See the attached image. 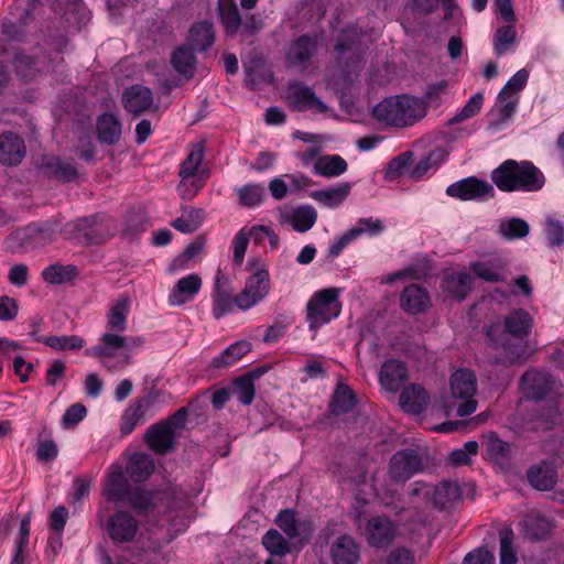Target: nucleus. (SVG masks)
<instances>
[{
    "instance_id": "obj_58",
    "label": "nucleus",
    "mask_w": 564,
    "mask_h": 564,
    "mask_svg": "<svg viewBox=\"0 0 564 564\" xmlns=\"http://www.w3.org/2000/svg\"><path fill=\"white\" fill-rule=\"evenodd\" d=\"M413 152L405 151L393 158L386 169V178L394 181L404 174L405 169L412 163Z\"/></svg>"
},
{
    "instance_id": "obj_21",
    "label": "nucleus",
    "mask_w": 564,
    "mask_h": 564,
    "mask_svg": "<svg viewBox=\"0 0 564 564\" xmlns=\"http://www.w3.org/2000/svg\"><path fill=\"white\" fill-rule=\"evenodd\" d=\"M333 564H357L360 560V545L349 534L337 536L329 545Z\"/></svg>"
},
{
    "instance_id": "obj_7",
    "label": "nucleus",
    "mask_w": 564,
    "mask_h": 564,
    "mask_svg": "<svg viewBox=\"0 0 564 564\" xmlns=\"http://www.w3.org/2000/svg\"><path fill=\"white\" fill-rule=\"evenodd\" d=\"M187 416V409L182 406L167 419L152 424L144 435L148 447L155 454L169 453L175 445L177 432L185 427Z\"/></svg>"
},
{
    "instance_id": "obj_34",
    "label": "nucleus",
    "mask_w": 564,
    "mask_h": 564,
    "mask_svg": "<svg viewBox=\"0 0 564 564\" xmlns=\"http://www.w3.org/2000/svg\"><path fill=\"white\" fill-rule=\"evenodd\" d=\"M194 52L196 51L189 46L181 45L173 51L171 56V65L186 79L193 78L196 73L197 61Z\"/></svg>"
},
{
    "instance_id": "obj_15",
    "label": "nucleus",
    "mask_w": 564,
    "mask_h": 564,
    "mask_svg": "<svg viewBox=\"0 0 564 564\" xmlns=\"http://www.w3.org/2000/svg\"><path fill=\"white\" fill-rule=\"evenodd\" d=\"M554 378L544 371L536 369L528 370L521 377L520 386L523 394L530 400H542L555 388Z\"/></svg>"
},
{
    "instance_id": "obj_35",
    "label": "nucleus",
    "mask_w": 564,
    "mask_h": 564,
    "mask_svg": "<svg viewBox=\"0 0 564 564\" xmlns=\"http://www.w3.org/2000/svg\"><path fill=\"white\" fill-rule=\"evenodd\" d=\"M442 288L451 297L463 301L471 291L473 280L466 272H455L444 278Z\"/></svg>"
},
{
    "instance_id": "obj_23",
    "label": "nucleus",
    "mask_w": 564,
    "mask_h": 564,
    "mask_svg": "<svg viewBox=\"0 0 564 564\" xmlns=\"http://www.w3.org/2000/svg\"><path fill=\"white\" fill-rule=\"evenodd\" d=\"M400 305L405 313L417 315L427 312L432 302L426 289L413 283L405 286L401 292Z\"/></svg>"
},
{
    "instance_id": "obj_57",
    "label": "nucleus",
    "mask_w": 564,
    "mask_h": 564,
    "mask_svg": "<svg viewBox=\"0 0 564 564\" xmlns=\"http://www.w3.org/2000/svg\"><path fill=\"white\" fill-rule=\"evenodd\" d=\"M204 159L203 148L192 149L180 166L178 175L181 178H192L196 175Z\"/></svg>"
},
{
    "instance_id": "obj_45",
    "label": "nucleus",
    "mask_w": 564,
    "mask_h": 564,
    "mask_svg": "<svg viewBox=\"0 0 564 564\" xmlns=\"http://www.w3.org/2000/svg\"><path fill=\"white\" fill-rule=\"evenodd\" d=\"M517 39L514 25L507 24L498 28L494 35V51L497 56H502L513 50Z\"/></svg>"
},
{
    "instance_id": "obj_33",
    "label": "nucleus",
    "mask_w": 564,
    "mask_h": 564,
    "mask_svg": "<svg viewBox=\"0 0 564 564\" xmlns=\"http://www.w3.org/2000/svg\"><path fill=\"white\" fill-rule=\"evenodd\" d=\"M470 270L476 276L487 282L496 283L506 280V264L498 258L473 262Z\"/></svg>"
},
{
    "instance_id": "obj_54",
    "label": "nucleus",
    "mask_w": 564,
    "mask_h": 564,
    "mask_svg": "<svg viewBox=\"0 0 564 564\" xmlns=\"http://www.w3.org/2000/svg\"><path fill=\"white\" fill-rule=\"evenodd\" d=\"M529 225L520 218H511L500 224L499 234L508 240L521 239L529 234Z\"/></svg>"
},
{
    "instance_id": "obj_6",
    "label": "nucleus",
    "mask_w": 564,
    "mask_h": 564,
    "mask_svg": "<svg viewBox=\"0 0 564 564\" xmlns=\"http://www.w3.org/2000/svg\"><path fill=\"white\" fill-rule=\"evenodd\" d=\"M247 270L251 274L246 279L243 289L237 294L238 308L247 311L263 301L271 290L267 263L261 258H250Z\"/></svg>"
},
{
    "instance_id": "obj_9",
    "label": "nucleus",
    "mask_w": 564,
    "mask_h": 564,
    "mask_svg": "<svg viewBox=\"0 0 564 564\" xmlns=\"http://www.w3.org/2000/svg\"><path fill=\"white\" fill-rule=\"evenodd\" d=\"M449 386L452 397L456 400H463L457 406V415L467 416L474 413L477 409V401L474 398L477 392L475 373L465 368L456 370L451 376Z\"/></svg>"
},
{
    "instance_id": "obj_36",
    "label": "nucleus",
    "mask_w": 564,
    "mask_h": 564,
    "mask_svg": "<svg viewBox=\"0 0 564 564\" xmlns=\"http://www.w3.org/2000/svg\"><path fill=\"white\" fill-rule=\"evenodd\" d=\"M351 191V185L348 182L340 183L336 187L327 189H318L311 193V197L318 204L328 207L336 208L341 205L348 197Z\"/></svg>"
},
{
    "instance_id": "obj_31",
    "label": "nucleus",
    "mask_w": 564,
    "mask_h": 564,
    "mask_svg": "<svg viewBox=\"0 0 564 564\" xmlns=\"http://www.w3.org/2000/svg\"><path fill=\"white\" fill-rule=\"evenodd\" d=\"M126 471L132 481L143 482L153 474L154 460L148 454L133 453L127 462Z\"/></svg>"
},
{
    "instance_id": "obj_12",
    "label": "nucleus",
    "mask_w": 564,
    "mask_h": 564,
    "mask_svg": "<svg viewBox=\"0 0 564 564\" xmlns=\"http://www.w3.org/2000/svg\"><path fill=\"white\" fill-rule=\"evenodd\" d=\"M422 470V457L415 449L405 448L398 451L390 458L389 475L395 482H405Z\"/></svg>"
},
{
    "instance_id": "obj_29",
    "label": "nucleus",
    "mask_w": 564,
    "mask_h": 564,
    "mask_svg": "<svg viewBox=\"0 0 564 564\" xmlns=\"http://www.w3.org/2000/svg\"><path fill=\"white\" fill-rule=\"evenodd\" d=\"M429 403V393L417 383L405 387L399 397V404L402 410L410 414H420Z\"/></svg>"
},
{
    "instance_id": "obj_38",
    "label": "nucleus",
    "mask_w": 564,
    "mask_h": 564,
    "mask_svg": "<svg viewBox=\"0 0 564 564\" xmlns=\"http://www.w3.org/2000/svg\"><path fill=\"white\" fill-rule=\"evenodd\" d=\"M484 446L487 455L498 465L507 466L511 459V451L509 443L499 438V436L490 432L485 436Z\"/></svg>"
},
{
    "instance_id": "obj_37",
    "label": "nucleus",
    "mask_w": 564,
    "mask_h": 564,
    "mask_svg": "<svg viewBox=\"0 0 564 564\" xmlns=\"http://www.w3.org/2000/svg\"><path fill=\"white\" fill-rule=\"evenodd\" d=\"M98 139L101 143L113 145L121 137V122L113 113H102L97 120Z\"/></svg>"
},
{
    "instance_id": "obj_10",
    "label": "nucleus",
    "mask_w": 564,
    "mask_h": 564,
    "mask_svg": "<svg viewBox=\"0 0 564 564\" xmlns=\"http://www.w3.org/2000/svg\"><path fill=\"white\" fill-rule=\"evenodd\" d=\"M39 169L48 180L63 184L76 182L79 177L78 165L73 158L44 154L41 156Z\"/></svg>"
},
{
    "instance_id": "obj_51",
    "label": "nucleus",
    "mask_w": 564,
    "mask_h": 564,
    "mask_svg": "<svg viewBox=\"0 0 564 564\" xmlns=\"http://www.w3.org/2000/svg\"><path fill=\"white\" fill-rule=\"evenodd\" d=\"M519 104L518 96H503L502 94H498L496 111H497V120L495 124H501L508 122L514 115L517 110V106Z\"/></svg>"
},
{
    "instance_id": "obj_41",
    "label": "nucleus",
    "mask_w": 564,
    "mask_h": 564,
    "mask_svg": "<svg viewBox=\"0 0 564 564\" xmlns=\"http://www.w3.org/2000/svg\"><path fill=\"white\" fill-rule=\"evenodd\" d=\"M205 212L202 208L184 207L182 216L172 221V227L183 234H192L199 228Z\"/></svg>"
},
{
    "instance_id": "obj_13",
    "label": "nucleus",
    "mask_w": 564,
    "mask_h": 564,
    "mask_svg": "<svg viewBox=\"0 0 564 564\" xmlns=\"http://www.w3.org/2000/svg\"><path fill=\"white\" fill-rule=\"evenodd\" d=\"M105 530L115 544L129 543L137 535L139 522L130 512L118 510L108 517Z\"/></svg>"
},
{
    "instance_id": "obj_62",
    "label": "nucleus",
    "mask_w": 564,
    "mask_h": 564,
    "mask_svg": "<svg viewBox=\"0 0 564 564\" xmlns=\"http://www.w3.org/2000/svg\"><path fill=\"white\" fill-rule=\"evenodd\" d=\"M204 249V241L198 238L189 243L185 250L173 261L174 269H184L187 263L198 256Z\"/></svg>"
},
{
    "instance_id": "obj_2",
    "label": "nucleus",
    "mask_w": 564,
    "mask_h": 564,
    "mask_svg": "<svg viewBox=\"0 0 564 564\" xmlns=\"http://www.w3.org/2000/svg\"><path fill=\"white\" fill-rule=\"evenodd\" d=\"M491 182L505 193L538 192L545 184L542 171L531 161L508 159L490 173Z\"/></svg>"
},
{
    "instance_id": "obj_61",
    "label": "nucleus",
    "mask_w": 564,
    "mask_h": 564,
    "mask_svg": "<svg viewBox=\"0 0 564 564\" xmlns=\"http://www.w3.org/2000/svg\"><path fill=\"white\" fill-rule=\"evenodd\" d=\"M529 79V72L525 68L518 70L503 86L500 94L503 96H518L525 87Z\"/></svg>"
},
{
    "instance_id": "obj_60",
    "label": "nucleus",
    "mask_w": 564,
    "mask_h": 564,
    "mask_svg": "<svg viewBox=\"0 0 564 564\" xmlns=\"http://www.w3.org/2000/svg\"><path fill=\"white\" fill-rule=\"evenodd\" d=\"M458 487L449 481H444L435 488V505L440 509H445L453 500L458 498Z\"/></svg>"
},
{
    "instance_id": "obj_43",
    "label": "nucleus",
    "mask_w": 564,
    "mask_h": 564,
    "mask_svg": "<svg viewBox=\"0 0 564 564\" xmlns=\"http://www.w3.org/2000/svg\"><path fill=\"white\" fill-rule=\"evenodd\" d=\"M250 349L251 347L248 341H237L227 347L219 356L215 357L212 365L216 369L229 367L240 360Z\"/></svg>"
},
{
    "instance_id": "obj_28",
    "label": "nucleus",
    "mask_w": 564,
    "mask_h": 564,
    "mask_svg": "<svg viewBox=\"0 0 564 564\" xmlns=\"http://www.w3.org/2000/svg\"><path fill=\"white\" fill-rule=\"evenodd\" d=\"M187 46L196 52H207L216 41L215 26L209 21H199L194 23L187 34Z\"/></svg>"
},
{
    "instance_id": "obj_56",
    "label": "nucleus",
    "mask_w": 564,
    "mask_h": 564,
    "mask_svg": "<svg viewBox=\"0 0 564 564\" xmlns=\"http://www.w3.org/2000/svg\"><path fill=\"white\" fill-rule=\"evenodd\" d=\"M124 502H127L132 509L144 513L153 507V497L143 488L131 487Z\"/></svg>"
},
{
    "instance_id": "obj_64",
    "label": "nucleus",
    "mask_w": 564,
    "mask_h": 564,
    "mask_svg": "<svg viewBox=\"0 0 564 564\" xmlns=\"http://www.w3.org/2000/svg\"><path fill=\"white\" fill-rule=\"evenodd\" d=\"M204 187V182L199 178H181L177 186L178 195L184 200L193 199L197 193Z\"/></svg>"
},
{
    "instance_id": "obj_63",
    "label": "nucleus",
    "mask_w": 564,
    "mask_h": 564,
    "mask_svg": "<svg viewBox=\"0 0 564 564\" xmlns=\"http://www.w3.org/2000/svg\"><path fill=\"white\" fill-rule=\"evenodd\" d=\"M442 158V150H434L427 156L420 160L411 170L409 176L414 181H420L435 165L433 158Z\"/></svg>"
},
{
    "instance_id": "obj_59",
    "label": "nucleus",
    "mask_w": 564,
    "mask_h": 564,
    "mask_svg": "<svg viewBox=\"0 0 564 564\" xmlns=\"http://www.w3.org/2000/svg\"><path fill=\"white\" fill-rule=\"evenodd\" d=\"M500 564H516L517 555L512 546L513 531L510 528L500 530Z\"/></svg>"
},
{
    "instance_id": "obj_50",
    "label": "nucleus",
    "mask_w": 564,
    "mask_h": 564,
    "mask_svg": "<svg viewBox=\"0 0 564 564\" xmlns=\"http://www.w3.org/2000/svg\"><path fill=\"white\" fill-rule=\"evenodd\" d=\"M147 415L143 411L138 408L133 401L130 405L124 410L121 419H120V432L121 435L127 436L133 432L137 425L142 422Z\"/></svg>"
},
{
    "instance_id": "obj_1",
    "label": "nucleus",
    "mask_w": 564,
    "mask_h": 564,
    "mask_svg": "<svg viewBox=\"0 0 564 564\" xmlns=\"http://www.w3.org/2000/svg\"><path fill=\"white\" fill-rule=\"evenodd\" d=\"M130 304V299L124 295L110 303L106 314V332L97 345L85 350L86 356L99 358L110 371L121 370L131 362L129 352L119 354L127 345V337L122 333L127 329Z\"/></svg>"
},
{
    "instance_id": "obj_53",
    "label": "nucleus",
    "mask_w": 564,
    "mask_h": 564,
    "mask_svg": "<svg viewBox=\"0 0 564 564\" xmlns=\"http://www.w3.org/2000/svg\"><path fill=\"white\" fill-rule=\"evenodd\" d=\"M239 203L246 207H256L264 198L265 188L260 184H247L238 188Z\"/></svg>"
},
{
    "instance_id": "obj_22",
    "label": "nucleus",
    "mask_w": 564,
    "mask_h": 564,
    "mask_svg": "<svg viewBox=\"0 0 564 564\" xmlns=\"http://www.w3.org/2000/svg\"><path fill=\"white\" fill-rule=\"evenodd\" d=\"M121 101L129 113L139 117L152 107L153 94L145 86L132 85L123 90Z\"/></svg>"
},
{
    "instance_id": "obj_46",
    "label": "nucleus",
    "mask_w": 564,
    "mask_h": 564,
    "mask_svg": "<svg viewBox=\"0 0 564 564\" xmlns=\"http://www.w3.org/2000/svg\"><path fill=\"white\" fill-rule=\"evenodd\" d=\"M78 274L75 265H62L55 263L48 265L42 271V278L45 282L51 284H63L73 281Z\"/></svg>"
},
{
    "instance_id": "obj_24",
    "label": "nucleus",
    "mask_w": 564,
    "mask_h": 564,
    "mask_svg": "<svg viewBox=\"0 0 564 564\" xmlns=\"http://www.w3.org/2000/svg\"><path fill=\"white\" fill-rule=\"evenodd\" d=\"M26 154L22 138L14 132L0 134V163L4 166H18Z\"/></svg>"
},
{
    "instance_id": "obj_27",
    "label": "nucleus",
    "mask_w": 564,
    "mask_h": 564,
    "mask_svg": "<svg viewBox=\"0 0 564 564\" xmlns=\"http://www.w3.org/2000/svg\"><path fill=\"white\" fill-rule=\"evenodd\" d=\"M527 479L538 490H551L557 482L556 467L552 460H543L528 469Z\"/></svg>"
},
{
    "instance_id": "obj_26",
    "label": "nucleus",
    "mask_w": 564,
    "mask_h": 564,
    "mask_svg": "<svg viewBox=\"0 0 564 564\" xmlns=\"http://www.w3.org/2000/svg\"><path fill=\"white\" fill-rule=\"evenodd\" d=\"M202 279L198 274L192 273L180 279L169 294V304L171 306H181L192 302L199 293Z\"/></svg>"
},
{
    "instance_id": "obj_4",
    "label": "nucleus",
    "mask_w": 564,
    "mask_h": 564,
    "mask_svg": "<svg viewBox=\"0 0 564 564\" xmlns=\"http://www.w3.org/2000/svg\"><path fill=\"white\" fill-rule=\"evenodd\" d=\"M426 112L427 106L423 99L408 95L386 98L372 110L378 121L397 128L415 124Z\"/></svg>"
},
{
    "instance_id": "obj_49",
    "label": "nucleus",
    "mask_w": 564,
    "mask_h": 564,
    "mask_svg": "<svg viewBox=\"0 0 564 564\" xmlns=\"http://www.w3.org/2000/svg\"><path fill=\"white\" fill-rule=\"evenodd\" d=\"M262 544L270 554L278 555L280 558L290 552L288 541L274 529L269 530L263 535Z\"/></svg>"
},
{
    "instance_id": "obj_44",
    "label": "nucleus",
    "mask_w": 564,
    "mask_h": 564,
    "mask_svg": "<svg viewBox=\"0 0 564 564\" xmlns=\"http://www.w3.org/2000/svg\"><path fill=\"white\" fill-rule=\"evenodd\" d=\"M316 220L317 212L312 206L297 207L288 216V223L297 232L308 231Z\"/></svg>"
},
{
    "instance_id": "obj_47",
    "label": "nucleus",
    "mask_w": 564,
    "mask_h": 564,
    "mask_svg": "<svg viewBox=\"0 0 564 564\" xmlns=\"http://www.w3.org/2000/svg\"><path fill=\"white\" fill-rule=\"evenodd\" d=\"M212 315L215 319H220L238 307L237 295H232V292H212Z\"/></svg>"
},
{
    "instance_id": "obj_14",
    "label": "nucleus",
    "mask_w": 564,
    "mask_h": 564,
    "mask_svg": "<svg viewBox=\"0 0 564 564\" xmlns=\"http://www.w3.org/2000/svg\"><path fill=\"white\" fill-rule=\"evenodd\" d=\"M286 100L290 107L296 111L314 110L325 113L328 110L327 106L315 95L313 88L299 80L288 84Z\"/></svg>"
},
{
    "instance_id": "obj_30",
    "label": "nucleus",
    "mask_w": 564,
    "mask_h": 564,
    "mask_svg": "<svg viewBox=\"0 0 564 564\" xmlns=\"http://www.w3.org/2000/svg\"><path fill=\"white\" fill-rule=\"evenodd\" d=\"M519 525L523 538L532 542L544 540L552 530L549 519L533 513L524 517Z\"/></svg>"
},
{
    "instance_id": "obj_40",
    "label": "nucleus",
    "mask_w": 564,
    "mask_h": 564,
    "mask_svg": "<svg viewBox=\"0 0 564 564\" xmlns=\"http://www.w3.org/2000/svg\"><path fill=\"white\" fill-rule=\"evenodd\" d=\"M348 169L347 162L338 154H327L315 161L314 170L318 175L336 177L344 174Z\"/></svg>"
},
{
    "instance_id": "obj_42",
    "label": "nucleus",
    "mask_w": 564,
    "mask_h": 564,
    "mask_svg": "<svg viewBox=\"0 0 564 564\" xmlns=\"http://www.w3.org/2000/svg\"><path fill=\"white\" fill-rule=\"evenodd\" d=\"M170 395L162 389L151 387L143 397L133 400L147 416H153L160 405L164 404Z\"/></svg>"
},
{
    "instance_id": "obj_19",
    "label": "nucleus",
    "mask_w": 564,
    "mask_h": 564,
    "mask_svg": "<svg viewBox=\"0 0 564 564\" xmlns=\"http://www.w3.org/2000/svg\"><path fill=\"white\" fill-rule=\"evenodd\" d=\"M275 523L290 540L307 541L314 532L313 522L308 519H297L291 509L281 510Z\"/></svg>"
},
{
    "instance_id": "obj_16",
    "label": "nucleus",
    "mask_w": 564,
    "mask_h": 564,
    "mask_svg": "<svg viewBox=\"0 0 564 564\" xmlns=\"http://www.w3.org/2000/svg\"><path fill=\"white\" fill-rule=\"evenodd\" d=\"M395 527L384 516L372 517L367 520L364 535L371 547H387L395 538Z\"/></svg>"
},
{
    "instance_id": "obj_11",
    "label": "nucleus",
    "mask_w": 564,
    "mask_h": 564,
    "mask_svg": "<svg viewBox=\"0 0 564 564\" xmlns=\"http://www.w3.org/2000/svg\"><path fill=\"white\" fill-rule=\"evenodd\" d=\"M446 194L459 200H485L495 197V189L489 182L469 176L451 184Z\"/></svg>"
},
{
    "instance_id": "obj_55",
    "label": "nucleus",
    "mask_w": 564,
    "mask_h": 564,
    "mask_svg": "<svg viewBox=\"0 0 564 564\" xmlns=\"http://www.w3.org/2000/svg\"><path fill=\"white\" fill-rule=\"evenodd\" d=\"M484 104V96L480 93L473 95L465 106L448 120V124H456L463 122L467 119L475 117L481 109Z\"/></svg>"
},
{
    "instance_id": "obj_18",
    "label": "nucleus",
    "mask_w": 564,
    "mask_h": 564,
    "mask_svg": "<svg viewBox=\"0 0 564 564\" xmlns=\"http://www.w3.org/2000/svg\"><path fill=\"white\" fill-rule=\"evenodd\" d=\"M318 43L317 34H303L299 36L290 45L286 62L292 66L305 68L316 54Z\"/></svg>"
},
{
    "instance_id": "obj_25",
    "label": "nucleus",
    "mask_w": 564,
    "mask_h": 564,
    "mask_svg": "<svg viewBox=\"0 0 564 564\" xmlns=\"http://www.w3.org/2000/svg\"><path fill=\"white\" fill-rule=\"evenodd\" d=\"M408 380V367L399 359L386 360L379 372L381 387L389 392H397Z\"/></svg>"
},
{
    "instance_id": "obj_32",
    "label": "nucleus",
    "mask_w": 564,
    "mask_h": 564,
    "mask_svg": "<svg viewBox=\"0 0 564 564\" xmlns=\"http://www.w3.org/2000/svg\"><path fill=\"white\" fill-rule=\"evenodd\" d=\"M356 404L357 397L352 389L344 382L337 383L328 405L329 413L335 416L347 414L352 411Z\"/></svg>"
},
{
    "instance_id": "obj_48",
    "label": "nucleus",
    "mask_w": 564,
    "mask_h": 564,
    "mask_svg": "<svg viewBox=\"0 0 564 564\" xmlns=\"http://www.w3.org/2000/svg\"><path fill=\"white\" fill-rule=\"evenodd\" d=\"M254 383L251 381V375H243L236 378L232 382V394L243 404L249 405L254 399Z\"/></svg>"
},
{
    "instance_id": "obj_3",
    "label": "nucleus",
    "mask_w": 564,
    "mask_h": 564,
    "mask_svg": "<svg viewBox=\"0 0 564 564\" xmlns=\"http://www.w3.org/2000/svg\"><path fill=\"white\" fill-rule=\"evenodd\" d=\"M532 327V318L530 314L522 310L511 311L503 321V324L494 323L487 328V337L495 347H501L507 354L511 364L522 362L525 358L523 356V347H513L509 344L508 336L523 339L530 333Z\"/></svg>"
},
{
    "instance_id": "obj_8",
    "label": "nucleus",
    "mask_w": 564,
    "mask_h": 564,
    "mask_svg": "<svg viewBox=\"0 0 564 564\" xmlns=\"http://www.w3.org/2000/svg\"><path fill=\"white\" fill-rule=\"evenodd\" d=\"M340 312L339 290L328 288L312 295L306 305V319L310 323V328H317L338 317Z\"/></svg>"
},
{
    "instance_id": "obj_17",
    "label": "nucleus",
    "mask_w": 564,
    "mask_h": 564,
    "mask_svg": "<svg viewBox=\"0 0 564 564\" xmlns=\"http://www.w3.org/2000/svg\"><path fill=\"white\" fill-rule=\"evenodd\" d=\"M131 485L124 476L120 464L110 465L102 488V496L109 502L119 503L126 501Z\"/></svg>"
},
{
    "instance_id": "obj_20",
    "label": "nucleus",
    "mask_w": 564,
    "mask_h": 564,
    "mask_svg": "<svg viewBox=\"0 0 564 564\" xmlns=\"http://www.w3.org/2000/svg\"><path fill=\"white\" fill-rule=\"evenodd\" d=\"M218 11L225 33L228 36L237 34L242 26V34L252 35L256 32L253 28L254 19L251 18V24L248 22L242 25L241 17L235 0H218Z\"/></svg>"
},
{
    "instance_id": "obj_5",
    "label": "nucleus",
    "mask_w": 564,
    "mask_h": 564,
    "mask_svg": "<svg viewBox=\"0 0 564 564\" xmlns=\"http://www.w3.org/2000/svg\"><path fill=\"white\" fill-rule=\"evenodd\" d=\"M361 40L362 34L356 26L344 29L336 40V63L345 82H351L361 70L365 54Z\"/></svg>"
},
{
    "instance_id": "obj_39",
    "label": "nucleus",
    "mask_w": 564,
    "mask_h": 564,
    "mask_svg": "<svg viewBox=\"0 0 564 564\" xmlns=\"http://www.w3.org/2000/svg\"><path fill=\"white\" fill-rule=\"evenodd\" d=\"M41 61L35 54H26L23 51L17 52L13 58V66L21 79L29 82L35 78L41 70Z\"/></svg>"
},
{
    "instance_id": "obj_52",
    "label": "nucleus",
    "mask_w": 564,
    "mask_h": 564,
    "mask_svg": "<svg viewBox=\"0 0 564 564\" xmlns=\"http://www.w3.org/2000/svg\"><path fill=\"white\" fill-rule=\"evenodd\" d=\"M44 344L55 350H78L84 347L85 340L77 335L47 336Z\"/></svg>"
}]
</instances>
